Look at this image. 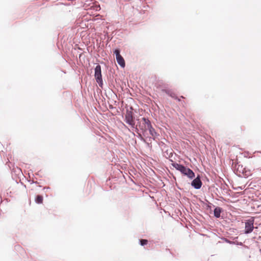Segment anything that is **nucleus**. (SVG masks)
<instances>
[{
    "mask_svg": "<svg viewBox=\"0 0 261 261\" xmlns=\"http://www.w3.org/2000/svg\"><path fill=\"white\" fill-rule=\"evenodd\" d=\"M172 165L176 170L179 171L182 174L187 176L189 178L192 179L195 177L194 173L190 169L176 163H172Z\"/></svg>",
    "mask_w": 261,
    "mask_h": 261,
    "instance_id": "f257e3e1",
    "label": "nucleus"
},
{
    "mask_svg": "<svg viewBox=\"0 0 261 261\" xmlns=\"http://www.w3.org/2000/svg\"><path fill=\"white\" fill-rule=\"evenodd\" d=\"M150 125V121L148 119L143 117L141 121L138 123V125H136V129H137V127L138 126L142 132L145 133Z\"/></svg>",
    "mask_w": 261,
    "mask_h": 261,
    "instance_id": "f03ea898",
    "label": "nucleus"
},
{
    "mask_svg": "<svg viewBox=\"0 0 261 261\" xmlns=\"http://www.w3.org/2000/svg\"><path fill=\"white\" fill-rule=\"evenodd\" d=\"M125 121L126 123L134 128L135 126V118L133 116V113L132 111H127L125 116Z\"/></svg>",
    "mask_w": 261,
    "mask_h": 261,
    "instance_id": "7ed1b4c3",
    "label": "nucleus"
},
{
    "mask_svg": "<svg viewBox=\"0 0 261 261\" xmlns=\"http://www.w3.org/2000/svg\"><path fill=\"white\" fill-rule=\"evenodd\" d=\"M95 78L96 80V82L100 84L102 83V75H101V66L98 64L95 68V73H94Z\"/></svg>",
    "mask_w": 261,
    "mask_h": 261,
    "instance_id": "20e7f679",
    "label": "nucleus"
},
{
    "mask_svg": "<svg viewBox=\"0 0 261 261\" xmlns=\"http://www.w3.org/2000/svg\"><path fill=\"white\" fill-rule=\"evenodd\" d=\"M254 224V219L251 218L246 221L245 222V232L246 233H249L251 232L254 228L253 226Z\"/></svg>",
    "mask_w": 261,
    "mask_h": 261,
    "instance_id": "39448f33",
    "label": "nucleus"
},
{
    "mask_svg": "<svg viewBox=\"0 0 261 261\" xmlns=\"http://www.w3.org/2000/svg\"><path fill=\"white\" fill-rule=\"evenodd\" d=\"M114 54H116V58L117 63L122 67H124L125 65V61L123 58L120 54V50L116 49L114 50Z\"/></svg>",
    "mask_w": 261,
    "mask_h": 261,
    "instance_id": "423d86ee",
    "label": "nucleus"
},
{
    "mask_svg": "<svg viewBox=\"0 0 261 261\" xmlns=\"http://www.w3.org/2000/svg\"><path fill=\"white\" fill-rule=\"evenodd\" d=\"M191 185L196 189H199L201 188L202 182L199 177H197L192 182Z\"/></svg>",
    "mask_w": 261,
    "mask_h": 261,
    "instance_id": "0eeeda50",
    "label": "nucleus"
},
{
    "mask_svg": "<svg viewBox=\"0 0 261 261\" xmlns=\"http://www.w3.org/2000/svg\"><path fill=\"white\" fill-rule=\"evenodd\" d=\"M242 173L244 177L247 178L252 175V171L249 169L244 168L242 171Z\"/></svg>",
    "mask_w": 261,
    "mask_h": 261,
    "instance_id": "6e6552de",
    "label": "nucleus"
},
{
    "mask_svg": "<svg viewBox=\"0 0 261 261\" xmlns=\"http://www.w3.org/2000/svg\"><path fill=\"white\" fill-rule=\"evenodd\" d=\"M221 208L219 207H217L214 210V215L217 218H219L220 217V214L221 213Z\"/></svg>",
    "mask_w": 261,
    "mask_h": 261,
    "instance_id": "1a4fd4ad",
    "label": "nucleus"
},
{
    "mask_svg": "<svg viewBox=\"0 0 261 261\" xmlns=\"http://www.w3.org/2000/svg\"><path fill=\"white\" fill-rule=\"evenodd\" d=\"M147 130H149V134L151 136V137H154L156 136V133L154 129L152 127L151 124L148 127Z\"/></svg>",
    "mask_w": 261,
    "mask_h": 261,
    "instance_id": "9d476101",
    "label": "nucleus"
},
{
    "mask_svg": "<svg viewBox=\"0 0 261 261\" xmlns=\"http://www.w3.org/2000/svg\"><path fill=\"white\" fill-rule=\"evenodd\" d=\"M35 202L38 204L42 203L43 197L41 195H37L35 198Z\"/></svg>",
    "mask_w": 261,
    "mask_h": 261,
    "instance_id": "9b49d317",
    "label": "nucleus"
},
{
    "mask_svg": "<svg viewBox=\"0 0 261 261\" xmlns=\"http://www.w3.org/2000/svg\"><path fill=\"white\" fill-rule=\"evenodd\" d=\"M140 244L142 246H144L147 244L148 241L147 240H145V239H141V240H140Z\"/></svg>",
    "mask_w": 261,
    "mask_h": 261,
    "instance_id": "f8f14e48",
    "label": "nucleus"
}]
</instances>
